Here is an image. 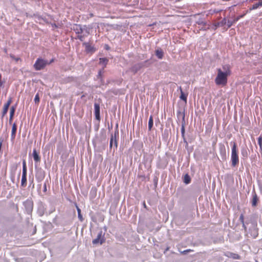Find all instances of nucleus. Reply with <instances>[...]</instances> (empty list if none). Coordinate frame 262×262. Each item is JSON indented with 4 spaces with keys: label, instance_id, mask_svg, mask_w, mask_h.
Wrapping results in <instances>:
<instances>
[{
    "label": "nucleus",
    "instance_id": "obj_1",
    "mask_svg": "<svg viewBox=\"0 0 262 262\" xmlns=\"http://www.w3.org/2000/svg\"><path fill=\"white\" fill-rule=\"evenodd\" d=\"M217 74L215 79V83L217 85L225 86L227 83L229 72L223 73L221 69H217Z\"/></svg>",
    "mask_w": 262,
    "mask_h": 262
},
{
    "label": "nucleus",
    "instance_id": "obj_2",
    "mask_svg": "<svg viewBox=\"0 0 262 262\" xmlns=\"http://www.w3.org/2000/svg\"><path fill=\"white\" fill-rule=\"evenodd\" d=\"M231 166L232 167H235L239 163V158L236 149V144L235 142L233 143V146L231 149Z\"/></svg>",
    "mask_w": 262,
    "mask_h": 262
},
{
    "label": "nucleus",
    "instance_id": "obj_3",
    "mask_svg": "<svg viewBox=\"0 0 262 262\" xmlns=\"http://www.w3.org/2000/svg\"><path fill=\"white\" fill-rule=\"evenodd\" d=\"M48 60L38 58L34 64V68L36 70L39 71L45 68V67L48 65Z\"/></svg>",
    "mask_w": 262,
    "mask_h": 262
},
{
    "label": "nucleus",
    "instance_id": "obj_4",
    "mask_svg": "<svg viewBox=\"0 0 262 262\" xmlns=\"http://www.w3.org/2000/svg\"><path fill=\"white\" fill-rule=\"evenodd\" d=\"M27 168L26 162L25 160L23 161V172L21 180V186L25 187L27 185Z\"/></svg>",
    "mask_w": 262,
    "mask_h": 262
},
{
    "label": "nucleus",
    "instance_id": "obj_5",
    "mask_svg": "<svg viewBox=\"0 0 262 262\" xmlns=\"http://www.w3.org/2000/svg\"><path fill=\"white\" fill-rule=\"evenodd\" d=\"M119 138V130H115L114 134L111 135L110 142V148H112L113 143H114L116 149L117 148V140Z\"/></svg>",
    "mask_w": 262,
    "mask_h": 262
},
{
    "label": "nucleus",
    "instance_id": "obj_6",
    "mask_svg": "<svg viewBox=\"0 0 262 262\" xmlns=\"http://www.w3.org/2000/svg\"><path fill=\"white\" fill-rule=\"evenodd\" d=\"M24 206L27 214H30L32 213L33 208V201L30 199H28L24 202Z\"/></svg>",
    "mask_w": 262,
    "mask_h": 262
},
{
    "label": "nucleus",
    "instance_id": "obj_7",
    "mask_svg": "<svg viewBox=\"0 0 262 262\" xmlns=\"http://www.w3.org/2000/svg\"><path fill=\"white\" fill-rule=\"evenodd\" d=\"M105 238L102 234V231H100L97 235V238L92 241L93 245L102 244L105 242Z\"/></svg>",
    "mask_w": 262,
    "mask_h": 262
},
{
    "label": "nucleus",
    "instance_id": "obj_8",
    "mask_svg": "<svg viewBox=\"0 0 262 262\" xmlns=\"http://www.w3.org/2000/svg\"><path fill=\"white\" fill-rule=\"evenodd\" d=\"M146 62V61L135 64L130 69V71L133 72L134 74L137 73L139 71H140L142 68H143L144 67Z\"/></svg>",
    "mask_w": 262,
    "mask_h": 262
},
{
    "label": "nucleus",
    "instance_id": "obj_9",
    "mask_svg": "<svg viewBox=\"0 0 262 262\" xmlns=\"http://www.w3.org/2000/svg\"><path fill=\"white\" fill-rule=\"evenodd\" d=\"M12 102V98L9 97L7 102L4 104L3 110L2 113V117H4L7 113L10 105Z\"/></svg>",
    "mask_w": 262,
    "mask_h": 262
},
{
    "label": "nucleus",
    "instance_id": "obj_10",
    "mask_svg": "<svg viewBox=\"0 0 262 262\" xmlns=\"http://www.w3.org/2000/svg\"><path fill=\"white\" fill-rule=\"evenodd\" d=\"M17 130V125L14 123L12 125L11 134V141L12 143L14 142L16 137V133Z\"/></svg>",
    "mask_w": 262,
    "mask_h": 262
},
{
    "label": "nucleus",
    "instance_id": "obj_11",
    "mask_svg": "<svg viewBox=\"0 0 262 262\" xmlns=\"http://www.w3.org/2000/svg\"><path fill=\"white\" fill-rule=\"evenodd\" d=\"M45 177V172L41 169H39L36 173V178L38 182H40L43 180Z\"/></svg>",
    "mask_w": 262,
    "mask_h": 262
},
{
    "label": "nucleus",
    "instance_id": "obj_12",
    "mask_svg": "<svg viewBox=\"0 0 262 262\" xmlns=\"http://www.w3.org/2000/svg\"><path fill=\"white\" fill-rule=\"evenodd\" d=\"M94 110H95V115L96 118L98 120L100 119V105L99 104L97 103H95L94 104Z\"/></svg>",
    "mask_w": 262,
    "mask_h": 262
},
{
    "label": "nucleus",
    "instance_id": "obj_13",
    "mask_svg": "<svg viewBox=\"0 0 262 262\" xmlns=\"http://www.w3.org/2000/svg\"><path fill=\"white\" fill-rule=\"evenodd\" d=\"M249 153V150L247 146L243 147L241 149V155L244 159L248 158Z\"/></svg>",
    "mask_w": 262,
    "mask_h": 262
},
{
    "label": "nucleus",
    "instance_id": "obj_14",
    "mask_svg": "<svg viewBox=\"0 0 262 262\" xmlns=\"http://www.w3.org/2000/svg\"><path fill=\"white\" fill-rule=\"evenodd\" d=\"M220 153L223 159H225L226 157V148L224 144H220Z\"/></svg>",
    "mask_w": 262,
    "mask_h": 262
},
{
    "label": "nucleus",
    "instance_id": "obj_15",
    "mask_svg": "<svg viewBox=\"0 0 262 262\" xmlns=\"http://www.w3.org/2000/svg\"><path fill=\"white\" fill-rule=\"evenodd\" d=\"M16 108V105H13L10 108V117L9 120V122L10 124L12 123V121L14 117V115L15 112V110Z\"/></svg>",
    "mask_w": 262,
    "mask_h": 262
},
{
    "label": "nucleus",
    "instance_id": "obj_16",
    "mask_svg": "<svg viewBox=\"0 0 262 262\" xmlns=\"http://www.w3.org/2000/svg\"><path fill=\"white\" fill-rule=\"evenodd\" d=\"M83 44L85 45L86 52L93 53L95 52L96 49L94 47L91 46L89 43L84 42Z\"/></svg>",
    "mask_w": 262,
    "mask_h": 262
},
{
    "label": "nucleus",
    "instance_id": "obj_17",
    "mask_svg": "<svg viewBox=\"0 0 262 262\" xmlns=\"http://www.w3.org/2000/svg\"><path fill=\"white\" fill-rule=\"evenodd\" d=\"M155 55L158 59H161L164 56V52L161 48H158L155 51Z\"/></svg>",
    "mask_w": 262,
    "mask_h": 262
},
{
    "label": "nucleus",
    "instance_id": "obj_18",
    "mask_svg": "<svg viewBox=\"0 0 262 262\" xmlns=\"http://www.w3.org/2000/svg\"><path fill=\"white\" fill-rule=\"evenodd\" d=\"M32 156L33 157L35 163H38L40 162V157H39V155L35 149H34L33 150Z\"/></svg>",
    "mask_w": 262,
    "mask_h": 262
},
{
    "label": "nucleus",
    "instance_id": "obj_19",
    "mask_svg": "<svg viewBox=\"0 0 262 262\" xmlns=\"http://www.w3.org/2000/svg\"><path fill=\"white\" fill-rule=\"evenodd\" d=\"M45 208L44 207V206L42 204H40L38 207V209H37V213L40 216H42L44 213H45Z\"/></svg>",
    "mask_w": 262,
    "mask_h": 262
},
{
    "label": "nucleus",
    "instance_id": "obj_20",
    "mask_svg": "<svg viewBox=\"0 0 262 262\" xmlns=\"http://www.w3.org/2000/svg\"><path fill=\"white\" fill-rule=\"evenodd\" d=\"M262 7V1L260 0L259 2L256 3L252 5L251 7L250 8L249 10L251 11L253 10L256 9L258 8L259 7Z\"/></svg>",
    "mask_w": 262,
    "mask_h": 262
},
{
    "label": "nucleus",
    "instance_id": "obj_21",
    "mask_svg": "<svg viewBox=\"0 0 262 262\" xmlns=\"http://www.w3.org/2000/svg\"><path fill=\"white\" fill-rule=\"evenodd\" d=\"M76 28L74 29L77 34H81L83 32V28L80 25H76Z\"/></svg>",
    "mask_w": 262,
    "mask_h": 262
},
{
    "label": "nucleus",
    "instance_id": "obj_22",
    "mask_svg": "<svg viewBox=\"0 0 262 262\" xmlns=\"http://www.w3.org/2000/svg\"><path fill=\"white\" fill-rule=\"evenodd\" d=\"M177 117L179 119H182V122H185V113L184 112L179 111L177 112Z\"/></svg>",
    "mask_w": 262,
    "mask_h": 262
},
{
    "label": "nucleus",
    "instance_id": "obj_23",
    "mask_svg": "<svg viewBox=\"0 0 262 262\" xmlns=\"http://www.w3.org/2000/svg\"><path fill=\"white\" fill-rule=\"evenodd\" d=\"M180 90H181V95H180V99L184 101H185V103L187 102V95L185 94L182 91L181 88L180 87Z\"/></svg>",
    "mask_w": 262,
    "mask_h": 262
},
{
    "label": "nucleus",
    "instance_id": "obj_24",
    "mask_svg": "<svg viewBox=\"0 0 262 262\" xmlns=\"http://www.w3.org/2000/svg\"><path fill=\"white\" fill-rule=\"evenodd\" d=\"M222 69L224 70V71H223V73H227L229 72V76L230 75V74H231V71H230V69L229 66H228V65H224L222 67Z\"/></svg>",
    "mask_w": 262,
    "mask_h": 262
},
{
    "label": "nucleus",
    "instance_id": "obj_25",
    "mask_svg": "<svg viewBox=\"0 0 262 262\" xmlns=\"http://www.w3.org/2000/svg\"><path fill=\"white\" fill-rule=\"evenodd\" d=\"M108 60L106 58H100L99 59V63L103 64L104 67H105L106 65L107 64Z\"/></svg>",
    "mask_w": 262,
    "mask_h": 262
},
{
    "label": "nucleus",
    "instance_id": "obj_26",
    "mask_svg": "<svg viewBox=\"0 0 262 262\" xmlns=\"http://www.w3.org/2000/svg\"><path fill=\"white\" fill-rule=\"evenodd\" d=\"M153 123H154L153 118H152V116L151 115L149 118L148 124V128L149 130H151V129L153 126Z\"/></svg>",
    "mask_w": 262,
    "mask_h": 262
},
{
    "label": "nucleus",
    "instance_id": "obj_27",
    "mask_svg": "<svg viewBox=\"0 0 262 262\" xmlns=\"http://www.w3.org/2000/svg\"><path fill=\"white\" fill-rule=\"evenodd\" d=\"M257 201H258V198H257L256 193H254V194L253 195V199H252V205L253 206H256L257 205Z\"/></svg>",
    "mask_w": 262,
    "mask_h": 262
},
{
    "label": "nucleus",
    "instance_id": "obj_28",
    "mask_svg": "<svg viewBox=\"0 0 262 262\" xmlns=\"http://www.w3.org/2000/svg\"><path fill=\"white\" fill-rule=\"evenodd\" d=\"M183 181H184V182L186 184H188L190 183V181H191V179H190V176L188 174H186L184 176Z\"/></svg>",
    "mask_w": 262,
    "mask_h": 262
},
{
    "label": "nucleus",
    "instance_id": "obj_29",
    "mask_svg": "<svg viewBox=\"0 0 262 262\" xmlns=\"http://www.w3.org/2000/svg\"><path fill=\"white\" fill-rule=\"evenodd\" d=\"M76 207L78 212V217L81 222H82L83 221V218L81 214V210L78 206Z\"/></svg>",
    "mask_w": 262,
    "mask_h": 262
},
{
    "label": "nucleus",
    "instance_id": "obj_30",
    "mask_svg": "<svg viewBox=\"0 0 262 262\" xmlns=\"http://www.w3.org/2000/svg\"><path fill=\"white\" fill-rule=\"evenodd\" d=\"M227 23V19L226 18H224L221 21L218 22V26H221V27H223L226 25Z\"/></svg>",
    "mask_w": 262,
    "mask_h": 262
},
{
    "label": "nucleus",
    "instance_id": "obj_31",
    "mask_svg": "<svg viewBox=\"0 0 262 262\" xmlns=\"http://www.w3.org/2000/svg\"><path fill=\"white\" fill-rule=\"evenodd\" d=\"M247 11H246V12H245L244 14L241 15H239L236 17H234V21H235V23L237 22L239 19H241V18L243 17L247 13Z\"/></svg>",
    "mask_w": 262,
    "mask_h": 262
},
{
    "label": "nucleus",
    "instance_id": "obj_32",
    "mask_svg": "<svg viewBox=\"0 0 262 262\" xmlns=\"http://www.w3.org/2000/svg\"><path fill=\"white\" fill-rule=\"evenodd\" d=\"M234 23H235V21H234V19H233L232 20L229 19L227 20L226 25L227 26V28H229L230 27H231Z\"/></svg>",
    "mask_w": 262,
    "mask_h": 262
},
{
    "label": "nucleus",
    "instance_id": "obj_33",
    "mask_svg": "<svg viewBox=\"0 0 262 262\" xmlns=\"http://www.w3.org/2000/svg\"><path fill=\"white\" fill-rule=\"evenodd\" d=\"M258 144L259 146L260 149L262 150V137L260 136L258 138Z\"/></svg>",
    "mask_w": 262,
    "mask_h": 262
},
{
    "label": "nucleus",
    "instance_id": "obj_34",
    "mask_svg": "<svg viewBox=\"0 0 262 262\" xmlns=\"http://www.w3.org/2000/svg\"><path fill=\"white\" fill-rule=\"evenodd\" d=\"M33 178H31L30 177H29V187H32V188H34V182H33Z\"/></svg>",
    "mask_w": 262,
    "mask_h": 262
},
{
    "label": "nucleus",
    "instance_id": "obj_35",
    "mask_svg": "<svg viewBox=\"0 0 262 262\" xmlns=\"http://www.w3.org/2000/svg\"><path fill=\"white\" fill-rule=\"evenodd\" d=\"M39 100H40V99H39V94L37 93L34 98V102L36 104L38 103L39 102Z\"/></svg>",
    "mask_w": 262,
    "mask_h": 262
},
{
    "label": "nucleus",
    "instance_id": "obj_36",
    "mask_svg": "<svg viewBox=\"0 0 262 262\" xmlns=\"http://www.w3.org/2000/svg\"><path fill=\"white\" fill-rule=\"evenodd\" d=\"M185 122L182 123V127H181V134H185Z\"/></svg>",
    "mask_w": 262,
    "mask_h": 262
},
{
    "label": "nucleus",
    "instance_id": "obj_37",
    "mask_svg": "<svg viewBox=\"0 0 262 262\" xmlns=\"http://www.w3.org/2000/svg\"><path fill=\"white\" fill-rule=\"evenodd\" d=\"M10 56L12 59H14L16 62L20 60V58L19 57H16L14 55L11 54Z\"/></svg>",
    "mask_w": 262,
    "mask_h": 262
},
{
    "label": "nucleus",
    "instance_id": "obj_38",
    "mask_svg": "<svg viewBox=\"0 0 262 262\" xmlns=\"http://www.w3.org/2000/svg\"><path fill=\"white\" fill-rule=\"evenodd\" d=\"M82 28H83V32H85L87 35L90 33V29L87 28L85 26H84Z\"/></svg>",
    "mask_w": 262,
    "mask_h": 262
},
{
    "label": "nucleus",
    "instance_id": "obj_39",
    "mask_svg": "<svg viewBox=\"0 0 262 262\" xmlns=\"http://www.w3.org/2000/svg\"><path fill=\"white\" fill-rule=\"evenodd\" d=\"M86 36V35H79L77 37V38L81 41H83L84 39V37Z\"/></svg>",
    "mask_w": 262,
    "mask_h": 262
},
{
    "label": "nucleus",
    "instance_id": "obj_40",
    "mask_svg": "<svg viewBox=\"0 0 262 262\" xmlns=\"http://www.w3.org/2000/svg\"><path fill=\"white\" fill-rule=\"evenodd\" d=\"M191 251H193L192 250H191V249H187L186 250H184L183 251H182L181 253L184 254H187L188 252H191Z\"/></svg>",
    "mask_w": 262,
    "mask_h": 262
},
{
    "label": "nucleus",
    "instance_id": "obj_41",
    "mask_svg": "<svg viewBox=\"0 0 262 262\" xmlns=\"http://www.w3.org/2000/svg\"><path fill=\"white\" fill-rule=\"evenodd\" d=\"M239 220L242 223L244 222V216L243 214H241V215L239 216Z\"/></svg>",
    "mask_w": 262,
    "mask_h": 262
},
{
    "label": "nucleus",
    "instance_id": "obj_42",
    "mask_svg": "<svg viewBox=\"0 0 262 262\" xmlns=\"http://www.w3.org/2000/svg\"><path fill=\"white\" fill-rule=\"evenodd\" d=\"M47 183L46 182H45L43 184V192H46L47 191Z\"/></svg>",
    "mask_w": 262,
    "mask_h": 262
},
{
    "label": "nucleus",
    "instance_id": "obj_43",
    "mask_svg": "<svg viewBox=\"0 0 262 262\" xmlns=\"http://www.w3.org/2000/svg\"><path fill=\"white\" fill-rule=\"evenodd\" d=\"M242 225H243V227L244 228V229H245V230H246L247 228H246V226H245V225L244 222V223H242Z\"/></svg>",
    "mask_w": 262,
    "mask_h": 262
},
{
    "label": "nucleus",
    "instance_id": "obj_44",
    "mask_svg": "<svg viewBox=\"0 0 262 262\" xmlns=\"http://www.w3.org/2000/svg\"><path fill=\"white\" fill-rule=\"evenodd\" d=\"M54 61V59L53 58H52L50 62H48V64H51V63H52L53 61Z\"/></svg>",
    "mask_w": 262,
    "mask_h": 262
},
{
    "label": "nucleus",
    "instance_id": "obj_45",
    "mask_svg": "<svg viewBox=\"0 0 262 262\" xmlns=\"http://www.w3.org/2000/svg\"><path fill=\"white\" fill-rule=\"evenodd\" d=\"M183 139L184 142L186 143V145H188V143H187V142L186 141V138H185L184 139Z\"/></svg>",
    "mask_w": 262,
    "mask_h": 262
},
{
    "label": "nucleus",
    "instance_id": "obj_46",
    "mask_svg": "<svg viewBox=\"0 0 262 262\" xmlns=\"http://www.w3.org/2000/svg\"><path fill=\"white\" fill-rule=\"evenodd\" d=\"M115 130H119V129H118V124H117L116 125Z\"/></svg>",
    "mask_w": 262,
    "mask_h": 262
},
{
    "label": "nucleus",
    "instance_id": "obj_47",
    "mask_svg": "<svg viewBox=\"0 0 262 262\" xmlns=\"http://www.w3.org/2000/svg\"><path fill=\"white\" fill-rule=\"evenodd\" d=\"M215 27H221V26H218V22L215 23V25H214Z\"/></svg>",
    "mask_w": 262,
    "mask_h": 262
},
{
    "label": "nucleus",
    "instance_id": "obj_48",
    "mask_svg": "<svg viewBox=\"0 0 262 262\" xmlns=\"http://www.w3.org/2000/svg\"><path fill=\"white\" fill-rule=\"evenodd\" d=\"M2 142H3V140H2L0 142V150H1V147H2Z\"/></svg>",
    "mask_w": 262,
    "mask_h": 262
},
{
    "label": "nucleus",
    "instance_id": "obj_49",
    "mask_svg": "<svg viewBox=\"0 0 262 262\" xmlns=\"http://www.w3.org/2000/svg\"><path fill=\"white\" fill-rule=\"evenodd\" d=\"M101 71H100L99 72V73H98V76H101Z\"/></svg>",
    "mask_w": 262,
    "mask_h": 262
},
{
    "label": "nucleus",
    "instance_id": "obj_50",
    "mask_svg": "<svg viewBox=\"0 0 262 262\" xmlns=\"http://www.w3.org/2000/svg\"><path fill=\"white\" fill-rule=\"evenodd\" d=\"M181 135H182V138L184 139L185 138V134H181Z\"/></svg>",
    "mask_w": 262,
    "mask_h": 262
},
{
    "label": "nucleus",
    "instance_id": "obj_51",
    "mask_svg": "<svg viewBox=\"0 0 262 262\" xmlns=\"http://www.w3.org/2000/svg\"><path fill=\"white\" fill-rule=\"evenodd\" d=\"M238 257L237 255L234 254V256L233 257L234 258H236Z\"/></svg>",
    "mask_w": 262,
    "mask_h": 262
},
{
    "label": "nucleus",
    "instance_id": "obj_52",
    "mask_svg": "<svg viewBox=\"0 0 262 262\" xmlns=\"http://www.w3.org/2000/svg\"><path fill=\"white\" fill-rule=\"evenodd\" d=\"M109 47L107 45H106V49H108Z\"/></svg>",
    "mask_w": 262,
    "mask_h": 262
},
{
    "label": "nucleus",
    "instance_id": "obj_53",
    "mask_svg": "<svg viewBox=\"0 0 262 262\" xmlns=\"http://www.w3.org/2000/svg\"><path fill=\"white\" fill-rule=\"evenodd\" d=\"M143 205H144V206L145 207H146V205H145V202H144V203H143Z\"/></svg>",
    "mask_w": 262,
    "mask_h": 262
}]
</instances>
